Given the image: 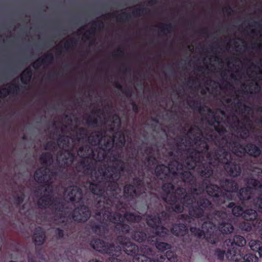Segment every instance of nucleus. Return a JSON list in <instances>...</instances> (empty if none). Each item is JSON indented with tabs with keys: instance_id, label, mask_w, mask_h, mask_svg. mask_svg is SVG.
I'll return each mask as SVG.
<instances>
[{
	"instance_id": "nucleus-1",
	"label": "nucleus",
	"mask_w": 262,
	"mask_h": 262,
	"mask_svg": "<svg viewBox=\"0 0 262 262\" xmlns=\"http://www.w3.org/2000/svg\"><path fill=\"white\" fill-rule=\"evenodd\" d=\"M229 114L221 110L215 113L208 107L207 129L203 132L197 126L191 127L187 132L185 147L187 144L192 146L187 149V157L184 166L188 169L196 167V170L204 178L212 174L211 165L217 163L224 164L227 172L232 177H237L241 168L235 160L231 158L229 149L238 157L246 152L253 157L258 156L261 151L259 147L249 144L246 147L241 144L238 138H246L253 127L252 108L245 105L238 97L228 98L226 100Z\"/></svg>"
},
{
	"instance_id": "nucleus-2",
	"label": "nucleus",
	"mask_w": 262,
	"mask_h": 262,
	"mask_svg": "<svg viewBox=\"0 0 262 262\" xmlns=\"http://www.w3.org/2000/svg\"><path fill=\"white\" fill-rule=\"evenodd\" d=\"M95 117V116H94ZM96 118L89 117L86 124L91 126H96L99 123L110 126V132L112 137L104 135L102 137L101 132H93L88 138L89 142L92 145H99L100 147L97 155L96 151L89 146L80 147L78 155L82 158H92L100 162L98 171L95 170L91 172V178L94 183L89 184L91 192L99 196L98 207L103 206L105 210L96 213V218L101 220L100 224L93 227V230L98 234L102 235L108 230V223L116 224L115 230L119 233H127L130 227L124 223L138 222L141 220L140 215L134 213H126L122 216L120 213H111L110 207L115 203L114 200L118 199L115 191L118 188L117 181L120 174L124 169V163L119 155L112 156L110 149L115 144L119 148L125 143L124 134L118 130L120 126V119L117 116L107 118L105 116H96Z\"/></svg>"
},
{
	"instance_id": "nucleus-3",
	"label": "nucleus",
	"mask_w": 262,
	"mask_h": 262,
	"mask_svg": "<svg viewBox=\"0 0 262 262\" xmlns=\"http://www.w3.org/2000/svg\"><path fill=\"white\" fill-rule=\"evenodd\" d=\"M174 160L168 164V166L164 165L157 166L155 173L158 178L164 180L171 178L173 182L181 179V183H188L191 185L190 190L186 193L185 189L178 187L174 189L171 183H167L162 187L163 199L167 203L172 205V210L176 212H182L184 206L189 208V214L194 217H200L203 215L204 211L212 207L211 203L206 199H201L196 202L197 206L193 207L198 195L201 194L204 191L205 187L208 194L213 197V201L217 205L225 203V200H232L234 193L237 189V184L232 180H226L220 182V184L224 191L221 192L220 188L216 185H207L204 181L202 184L196 188L194 185L193 177L188 171H185L183 165L180 164L177 160Z\"/></svg>"
},
{
	"instance_id": "nucleus-4",
	"label": "nucleus",
	"mask_w": 262,
	"mask_h": 262,
	"mask_svg": "<svg viewBox=\"0 0 262 262\" xmlns=\"http://www.w3.org/2000/svg\"><path fill=\"white\" fill-rule=\"evenodd\" d=\"M228 215L225 212L217 211L214 216V219L211 222H204L201 229L191 227L190 232L194 236L201 237L204 236L207 241L215 244L218 240V233L221 232L223 234L231 233L233 230V226L228 222Z\"/></svg>"
},
{
	"instance_id": "nucleus-5",
	"label": "nucleus",
	"mask_w": 262,
	"mask_h": 262,
	"mask_svg": "<svg viewBox=\"0 0 262 262\" xmlns=\"http://www.w3.org/2000/svg\"><path fill=\"white\" fill-rule=\"evenodd\" d=\"M117 241L120 245L114 249L113 256L120 257L121 249L128 255H134L133 262H163L165 259L163 255H160L159 258L149 259L148 255H152L150 248L146 246H143L140 249L135 245L131 243L129 239L122 236H119Z\"/></svg>"
},
{
	"instance_id": "nucleus-6",
	"label": "nucleus",
	"mask_w": 262,
	"mask_h": 262,
	"mask_svg": "<svg viewBox=\"0 0 262 262\" xmlns=\"http://www.w3.org/2000/svg\"><path fill=\"white\" fill-rule=\"evenodd\" d=\"M147 223L149 226L155 231V234L148 237V243L150 244L153 242L155 244L156 248L161 251H164L166 250L170 249L171 245L164 242H155L157 241V236H159L164 237L168 234V230L163 227H160L161 221L159 217L155 216H148Z\"/></svg>"
},
{
	"instance_id": "nucleus-7",
	"label": "nucleus",
	"mask_w": 262,
	"mask_h": 262,
	"mask_svg": "<svg viewBox=\"0 0 262 262\" xmlns=\"http://www.w3.org/2000/svg\"><path fill=\"white\" fill-rule=\"evenodd\" d=\"M41 190H45V195L41 197L38 202V205L42 207H50L55 210V219L58 223H63L65 220V210L64 205L62 202L58 201H53L50 194L51 190L50 186H42Z\"/></svg>"
},
{
	"instance_id": "nucleus-8",
	"label": "nucleus",
	"mask_w": 262,
	"mask_h": 262,
	"mask_svg": "<svg viewBox=\"0 0 262 262\" xmlns=\"http://www.w3.org/2000/svg\"><path fill=\"white\" fill-rule=\"evenodd\" d=\"M247 183L249 186L247 188H242L239 190V199L241 200H248L252 198L251 194L256 191L259 194V196L254 200L253 206L262 211V184L255 179L249 180Z\"/></svg>"
},
{
	"instance_id": "nucleus-9",
	"label": "nucleus",
	"mask_w": 262,
	"mask_h": 262,
	"mask_svg": "<svg viewBox=\"0 0 262 262\" xmlns=\"http://www.w3.org/2000/svg\"><path fill=\"white\" fill-rule=\"evenodd\" d=\"M134 183L136 185V188L134 186L128 185H126L124 188V196L127 199H132L137 196V191L141 193L144 192V186L142 181L138 179H135Z\"/></svg>"
},
{
	"instance_id": "nucleus-10",
	"label": "nucleus",
	"mask_w": 262,
	"mask_h": 262,
	"mask_svg": "<svg viewBox=\"0 0 262 262\" xmlns=\"http://www.w3.org/2000/svg\"><path fill=\"white\" fill-rule=\"evenodd\" d=\"M54 176L52 172H50L47 167H42L38 169L35 173L34 179L39 183H50Z\"/></svg>"
},
{
	"instance_id": "nucleus-11",
	"label": "nucleus",
	"mask_w": 262,
	"mask_h": 262,
	"mask_svg": "<svg viewBox=\"0 0 262 262\" xmlns=\"http://www.w3.org/2000/svg\"><path fill=\"white\" fill-rule=\"evenodd\" d=\"M91 245L96 250L102 253H107L110 257L113 256L114 253V246H108L106 244L104 241L98 240H94L91 242Z\"/></svg>"
},
{
	"instance_id": "nucleus-12",
	"label": "nucleus",
	"mask_w": 262,
	"mask_h": 262,
	"mask_svg": "<svg viewBox=\"0 0 262 262\" xmlns=\"http://www.w3.org/2000/svg\"><path fill=\"white\" fill-rule=\"evenodd\" d=\"M91 216V212L88 208L80 205L75 209L73 213V219L77 222H85Z\"/></svg>"
},
{
	"instance_id": "nucleus-13",
	"label": "nucleus",
	"mask_w": 262,
	"mask_h": 262,
	"mask_svg": "<svg viewBox=\"0 0 262 262\" xmlns=\"http://www.w3.org/2000/svg\"><path fill=\"white\" fill-rule=\"evenodd\" d=\"M67 199L72 202L81 204L82 203V192L81 189L77 186L67 187Z\"/></svg>"
},
{
	"instance_id": "nucleus-14",
	"label": "nucleus",
	"mask_w": 262,
	"mask_h": 262,
	"mask_svg": "<svg viewBox=\"0 0 262 262\" xmlns=\"http://www.w3.org/2000/svg\"><path fill=\"white\" fill-rule=\"evenodd\" d=\"M246 244L245 238L241 235H236L233 239H228L224 242V246L232 248L234 246L243 247Z\"/></svg>"
},
{
	"instance_id": "nucleus-15",
	"label": "nucleus",
	"mask_w": 262,
	"mask_h": 262,
	"mask_svg": "<svg viewBox=\"0 0 262 262\" xmlns=\"http://www.w3.org/2000/svg\"><path fill=\"white\" fill-rule=\"evenodd\" d=\"M228 249L226 253V257L229 260L239 261L242 260V255L241 253L240 250L234 247L232 248L227 247Z\"/></svg>"
},
{
	"instance_id": "nucleus-16",
	"label": "nucleus",
	"mask_w": 262,
	"mask_h": 262,
	"mask_svg": "<svg viewBox=\"0 0 262 262\" xmlns=\"http://www.w3.org/2000/svg\"><path fill=\"white\" fill-rule=\"evenodd\" d=\"M53 59V55L52 53H47L42 58H40L35 61L33 64V67L34 69H37L42 65L47 64L51 63Z\"/></svg>"
},
{
	"instance_id": "nucleus-17",
	"label": "nucleus",
	"mask_w": 262,
	"mask_h": 262,
	"mask_svg": "<svg viewBox=\"0 0 262 262\" xmlns=\"http://www.w3.org/2000/svg\"><path fill=\"white\" fill-rule=\"evenodd\" d=\"M33 239L35 245H41L45 239V233L40 227L36 228L33 235Z\"/></svg>"
},
{
	"instance_id": "nucleus-18",
	"label": "nucleus",
	"mask_w": 262,
	"mask_h": 262,
	"mask_svg": "<svg viewBox=\"0 0 262 262\" xmlns=\"http://www.w3.org/2000/svg\"><path fill=\"white\" fill-rule=\"evenodd\" d=\"M187 232V228L183 224H175L171 229L172 233L177 236H183Z\"/></svg>"
},
{
	"instance_id": "nucleus-19",
	"label": "nucleus",
	"mask_w": 262,
	"mask_h": 262,
	"mask_svg": "<svg viewBox=\"0 0 262 262\" xmlns=\"http://www.w3.org/2000/svg\"><path fill=\"white\" fill-rule=\"evenodd\" d=\"M245 89L248 93L253 94L259 92L260 88L258 83L255 80H253L249 85L246 86Z\"/></svg>"
},
{
	"instance_id": "nucleus-20",
	"label": "nucleus",
	"mask_w": 262,
	"mask_h": 262,
	"mask_svg": "<svg viewBox=\"0 0 262 262\" xmlns=\"http://www.w3.org/2000/svg\"><path fill=\"white\" fill-rule=\"evenodd\" d=\"M32 77V71L30 69L25 70L21 74L20 79L22 83L27 84L29 82Z\"/></svg>"
},
{
	"instance_id": "nucleus-21",
	"label": "nucleus",
	"mask_w": 262,
	"mask_h": 262,
	"mask_svg": "<svg viewBox=\"0 0 262 262\" xmlns=\"http://www.w3.org/2000/svg\"><path fill=\"white\" fill-rule=\"evenodd\" d=\"M228 207L229 208H232V213L234 216H243L244 211L242 207L239 206H235V203L233 202L230 203Z\"/></svg>"
},
{
	"instance_id": "nucleus-22",
	"label": "nucleus",
	"mask_w": 262,
	"mask_h": 262,
	"mask_svg": "<svg viewBox=\"0 0 262 262\" xmlns=\"http://www.w3.org/2000/svg\"><path fill=\"white\" fill-rule=\"evenodd\" d=\"M257 215V212L255 210L250 209L244 212L243 217L247 221L253 220L256 218Z\"/></svg>"
},
{
	"instance_id": "nucleus-23",
	"label": "nucleus",
	"mask_w": 262,
	"mask_h": 262,
	"mask_svg": "<svg viewBox=\"0 0 262 262\" xmlns=\"http://www.w3.org/2000/svg\"><path fill=\"white\" fill-rule=\"evenodd\" d=\"M17 87L15 85H10L7 88H3L0 90V98L6 97L9 94L16 91Z\"/></svg>"
},
{
	"instance_id": "nucleus-24",
	"label": "nucleus",
	"mask_w": 262,
	"mask_h": 262,
	"mask_svg": "<svg viewBox=\"0 0 262 262\" xmlns=\"http://www.w3.org/2000/svg\"><path fill=\"white\" fill-rule=\"evenodd\" d=\"M149 236V235L147 236V235L146 234H145L144 233H143L142 232H140V231H137V232H135L134 234H133L132 235V238L134 240H135L138 242H142L146 239V238H147L148 239V237Z\"/></svg>"
},
{
	"instance_id": "nucleus-25",
	"label": "nucleus",
	"mask_w": 262,
	"mask_h": 262,
	"mask_svg": "<svg viewBox=\"0 0 262 262\" xmlns=\"http://www.w3.org/2000/svg\"><path fill=\"white\" fill-rule=\"evenodd\" d=\"M249 245L252 250L257 252L260 248H262V243L257 240H251L249 243Z\"/></svg>"
},
{
	"instance_id": "nucleus-26",
	"label": "nucleus",
	"mask_w": 262,
	"mask_h": 262,
	"mask_svg": "<svg viewBox=\"0 0 262 262\" xmlns=\"http://www.w3.org/2000/svg\"><path fill=\"white\" fill-rule=\"evenodd\" d=\"M40 162L45 166H47L52 160V156L49 153L43 154L40 156Z\"/></svg>"
},
{
	"instance_id": "nucleus-27",
	"label": "nucleus",
	"mask_w": 262,
	"mask_h": 262,
	"mask_svg": "<svg viewBox=\"0 0 262 262\" xmlns=\"http://www.w3.org/2000/svg\"><path fill=\"white\" fill-rule=\"evenodd\" d=\"M184 143V142H183V143L181 144H177V149H176V151H175V149H174L172 151H170L169 152H168V154H169V156L170 157H172V156H174V157H177L179 155H182V151H180V149H181L182 148V146L183 145Z\"/></svg>"
},
{
	"instance_id": "nucleus-28",
	"label": "nucleus",
	"mask_w": 262,
	"mask_h": 262,
	"mask_svg": "<svg viewBox=\"0 0 262 262\" xmlns=\"http://www.w3.org/2000/svg\"><path fill=\"white\" fill-rule=\"evenodd\" d=\"M242 259H243L244 261L241 262H257L258 261V257L252 254H248L244 256L242 255Z\"/></svg>"
},
{
	"instance_id": "nucleus-29",
	"label": "nucleus",
	"mask_w": 262,
	"mask_h": 262,
	"mask_svg": "<svg viewBox=\"0 0 262 262\" xmlns=\"http://www.w3.org/2000/svg\"><path fill=\"white\" fill-rule=\"evenodd\" d=\"M166 257L168 260L171 262H176L177 260V257L176 254L171 251L166 252Z\"/></svg>"
},
{
	"instance_id": "nucleus-30",
	"label": "nucleus",
	"mask_w": 262,
	"mask_h": 262,
	"mask_svg": "<svg viewBox=\"0 0 262 262\" xmlns=\"http://www.w3.org/2000/svg\"><path fill=\"white\" fill-rule=\"evenodd\" d=\"M157 161L155 157L152 156H149L147 159L148 166L155 165L157 163Z\"/></svg>"
},
{
	"instance_id": "nucleus-31",
	"label": "nucleus",
	"mask_w": 262,
	"mask_h": 262,
	"mask_svg": "<svg viewBox=\"0 0 262 262\" xmlns=\"http://www.w3.org/2000/svg\"><path fill=\"white\" fill-rule=\"evenodd\" d=\"M241 228L245 231H250L252 229V226L250 223H244L241 225Z\"/></svg>"
},
{
	"instance_id": "nucleus-32",
	"label": "nucleus",
	"mask_w": 262,
	"mask_h": 262,
	"mask_svg": "<svg viewBox=\"0 0 262 262\" xmlns=\"http://www.w3.org/2000/svg\"><path fill=\"white\" fill-rule=\"evenodd\" d=\"M215 254L216 256L218 257V258H219L220 259H223L225 255H226L225 252L220 249H217L216 250Z\"/></svg>"
},
{
	"instance_id": "nucleus-33",
	"label": "nucleus",
	"mask_w": 262,
	"mask_h": 262,
	"mask_svg": "<svg viewBox=\"0 0 262 262\" xmlns=\"http://www.w3.org/2000/svg\"><path fill=\"white\" fill-rule=\"evenodd\" d=\"M119 257H116L115 256L109 257L107 262H130L129 260L121 261Z\"/></svg>"
},
{
	"instance_id": "nucleus-34",
	"label": "nucleus",
	"mask_w": 262,
	"mask_h": 262,
	"mask_svg": "<svg viewBox=\"0 0 262 262\" xmlns=\"http://www.w3.org/2000/svg\"><path fill=\"white\" fill-rule=\"evenodd\" d=\"M80 135L79 136L77 137V139L78 140H80L81 139H83L84 138H85L87 136L86 130L84 129H80L79 130Z\"/></svg>"
},
{
	"instance_id": "nucleus-35",
	"label": "nucleus",
	"mask_w": 262,
	"mask_h": 262,
	"mask_svg": "<svg viewBox=\"0 0 262 262\" xmlns=\"http://www.w3.org/2000/svg\"><path fill=\"white\" fill-rule=\"evenodd\" d=\"M94 33V30L92 29L87 31L82 36V38L83 39H89L90 36Z\"/></svg>"
},
{
	"instance_id": "nucleus-36",
	"label": "nucleus",
	"mask_w": 262,
	"mask_h": 262,
	"mask_svg": "<svg viewBox=\"0 0 262 262\" xmlns=\"http://www.w3.org/2000/svg\"><path fill=\"white\" fill-rule=\"evenodd\" d=\"M24 199V194L23 193H21L20 196H18L17 197L15 198V202L17 204H19L23 202Z\"/></svg>"
},
{
	"instance_id": "nucleus-37",
	"label": "nucleus",
	"mask_w": 262,
	"mask_h": 262,
	"mask_svg": "<svg viewBox=\"0 0 262 262\" xmlns=\"http://www.w3.org/2000/svg\"><path fill=\"white\" fill-rule=\"evenodd\" d=\"M57 234L59 237H61L63 235V231L60 230L59 229H57Z\"/></svg>"
},
{
	"instance_id": "nucleus-38",
	"label": "nucleus",
	"mask_w": 262,
	"mask_h": 262,
	"mask_svg": "<svg viewBox=\"0 0 262 262\" xmlns=\"http://www.w3.org/2000/svg\"><path fill=\"white\" fill-rule=\"evenodd\" d=\"M257 252L259 256L262 257V247L260 248L259 250H258Z\"/></svg>"
},
{
	"instance_id": "nucleus-39",
	"label": "nucleus",
	"mask_w": 262,
	"mask_h": 262,
	"mask_svg": "<svg viewBox=\"0 0 262 262\" xmlns=\"http://www.w3.org/2000/svg\"><path fill=\"white\" fill-rule=\"evenodd\" d=\"M83 30H84V28H80V29H79V30H78V32H79V34H81V33L83 32Z\"/></svg>"
},
{
	"instance_id": "nucleus-40",
	"label": "nucleus",
	"mask_w": 262,
	"mask_h": 262,
	"mask_svg": "<svg viewBox=\"0 0 262 262\" xmlns=\"http://www.w3.org/2000/svg\"><path fill=\"white\" fill-rule=\"evenodd\" d=\"M262 227V224L260 223V222L258 223V227L260 228Z\"/></svg>"
},
{
	"instance_id": "nucleus-41",
	"label": "nucleus",
	"mask_w": 262,
	"mask_h": 262,
	"mask_svg": "<svg viewBox=\"0 0 262 262\" xmlns=\"http://www.w3.org/2000/svg\"><path fill=\"white\" fill-rule=\"evenodd\" d=\"M49 143H48V144L46 145V148H46V149H48L49 148V147H48V145H49Z\"/></svg>"
},
{
	"instance_id": "nucleus-42",
	"label": "nucleus",
	"mask_w": 262,
	"mask_h": 262,
	"mask_svg": "<svg viewBox=\"0 0 262 262\" xmlns=\"http://www.w3.org/2000/svg\"><path fill=\"white\" fill-rule=\"evenodd\" d=\"M164 214H166V213H165V212H163L162 213V215H163Z\"/></svg>"
},
{
	"instance_id": "nucleus-43",
	"label": "nucleus",
	"mask_w": 262,
	"mask_h": 262,
	"mask_svg": "<svg viewBox=\"0 0 262 262\" xmlns=\"http://www.w3.org/2000/svg\"><path fill=\"white\" fill-rule=\"evenodd\" d=\"M260 238L262 239V233H261V235H260Z\"/></svg>"
},
{
	"instance_id": "nucleus-44",
	"label": "nucleus",
	"mask_w": 262,
	"mask_h": 262,
	"mask_svg": "<svg viewBox=\"0 0 262 262\" xmlns=\"http://www.w3.org/2000/svg\"><path fill=\"white\" fill-rule=\"evenodd\" d=\"M200 113H202V110L201 109L200 111Z\"/></svg>"
},
{
	"instance_id": "nucleus-45",
	"label": "nucleus",
	"mask_w": 262,
	"mask_h": 262,
	"mask_svg": "<svg viewBox=\"0 0 262 262\" xmlns=\"http://www.w3.org/2000/svg\"><path fill=\"white\" fill-rule=\"evenodd\" d=\"M23 209H20V211L21 212Z\"/></svg>"
},
{
	"instance_id": "nucleus-46",
	"label": "nucleus",
	"mask_w": 262,
	"mask_h": 262,
	"mask_svg": "<svg viewBox=\"0 0 262 262\" xmlns=\"http://www.w3.org/2000/svg\"><path fill=\"white\" fill-rule=\"evenodd\" d=\"M68 211L67 210V212H66L67 214H68Z\"/></svg>"
},
{
	"instance_id": "nucleus-47",
	"label": "nucleus",
	"mask_w": 262,
	"mask_h": 262,
	"mask_svg": "<svg viewBox=\"0 0 262 262\" xmlns=\"http://www.w3.org/2000/svg\"><path fill=\"white\" fill-rule=\"evenodd\" d=\"M66 43H67V44L68 43V42H67V41L66 42Z\"/></svg>"
}]
</instances>
